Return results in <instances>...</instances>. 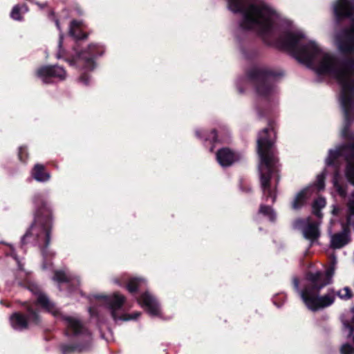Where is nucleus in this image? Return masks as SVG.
Returning <instances> with one entry per match:
<instances>
[{
  "label": "nucleus",
  "instance_id": "12",
  "mask_svg": "<svg viewBox=\"0 0 354 354\" xmlns=\"http://www.w3.org/2000/svg\"><path fill=\"white\" fill-rule=\"evenodd\" d=\"M28 317L19 314L14 313L10 318L12 327L15 330H22L30 324H37L39 322V317L30 307L28 308Z\"/></svg>",
  "mask_w": 354,
  "mask_h": 354
},
{
  "label": "nucleus",
  "instance_id": "9",
  "mask_svg": "<svg viewBox=\"0 0 354 354\" xmlns=\"http://www.w3.org/2000/svg\"><path fill=\"white\" fill-rule=\"evenodd\" d=\"M348 209L347 226L344 227L341 232L330 235V247L333 249H340L348 244L351 240L348 226L354 225V194L349 198Z\"/></svg>",
  "mask_w": 354,
  "mask_h": 354
},
{
  "label": "nucleus",
  "instance_id": "36",
  "mask_svg": "<svg viewBox=\"0 0 354 354\" xmlns=\"http://www.w3.org/2000/svg\"><path fill=\"white\" fill-rule=\"evenodd\" d=\"M55 23H56L57 28L59 30H60V26H59V21H55Z\"/></svg>",
  "mask_w": 354,
  "mask_h": 354
},
{
  "label": "nucleus",
  "instance_id": "20",
  "mask_svg": "<svg viewBox=\"0 0 354 354\" xmlns=\"http://www.w3.org/2000/svg\"><path fill=\"white\" fill-rule=\"evenodd\" d=\"M82 22L79 21H73L70 25V35L76 39H81L85 37V35L82 32Z\"/></svg>",
  "mask_w": 354,
  "mask_h": 354
},
{
  "label": "nucleus",
  "instance_id": "26",
  "mask_svg": "<svg viewBox=\"0 0 354 354\" xmlns=\"http://www.w3.org/2000/svg\"><path fill=\"white\" fill-rule=\"evenodd\" d=\"M354 324V317L353 318V323ZM344 328L347 331L348 335L351 336L354 333V327L353 324H350L348 321H343Z\"/></svg>",
  "mask_w": 354,
  "mask_h": 354
},
{
  "label": "nucleus",
  "instance_id": "3",
  "mask_svg": "<svg viewBox=\"0 0 354 354\" xmlns=\"http://www.w3.org/2000/svg\"><path fill=\"white\" fill-rule=\"evenodd\" d=\"M275 132L271 127L259 132L257 138V151L260 158L259 172L261 186L264 197L275 201L274 189L271 187L270 180L272 176H277L278 159L274 149ZM278 178V176H277Z\"/></svg>",
  "mask_w": 354,
  "mask_h": 354
},
{
  "label": "nucleus",
  "instance_id": "5",
  "mask_svg": "<svg viewBox=\"0 0 354 354\" xmlns=\"http://www.w3.org/2000/svg\"><path fill=\"white\" fill-rule=\"evenodd\" d=\"M344 157L346 161L345 176L347 180L354 185V144L349 146H341L335 150H330L328 156L326 160V165L333 166L335 174L333 179V186L337 192L344 197L346 192L343 183V178L339 174V169L337 163L339 160ZM354 194V192L352 194Z\"/></svg>",
  "mask_w": 354,
  "mask_h": 354
},
{
  "label": "nucleus",
  "instance_id": "18",
  "mask_svg": "<svg viewBox=\"0 0 354 354\" xmlns=\"http://www.w3.org/2000/svg\"><path fill=\"white\" fill-rule=\"evenodd\" d=\"M313 187H308L299 192L292 203V208L293 209H300L313 194Z\"/></svg>",
  "mask_w": 354,
  "mask_h": 354
},
{
  "label": "nucleus",
  "instance_id": "29",
  "mask_svg": "<svg viewBox=\"0 0 354 354\" xmlns=\"http://www.w3.org/2000/svg\"><path fill=\"white\" fill-rule=\"evenodd\" d=\"M340 351L342 354H352L353 353V348L352 346L346 344L342 345Z\"/></svg>",
  "mask_w": 354,
  "mask_h": 354
},
{
  "label": "nucleus",
  "instance_id": "21",
  "mask_svg": "<svg viewBox=\"0 0 354 354\" xmlns=\"http://www.w3.org/2000/svg\"><path fill=\"white\" fill-rule=\"evenodd\" d=\"M54 280L57 282H65V281H77L79 283V280L75 277H73L71 274H70L68 272L64 270H57L55 272Z\"/></svg>",
  "mask_w": 354,
  "mask_h": 354
},
{
  "label": "nucleus",
  "instance_id": "33",
  "mask_svg": "<svg viewBox=\"0 0 354 354\" xmlns=\"http://www.w3.org/2000/svg\"><path fill=\"white\" fill-rule=\"evenodd\" d=\"M293 284L296 290L299 289V280L297 278H294Z\"/></svg>",
  "mask_w": 354,
  "mask_h": 354
},
{
  "label": "nucleus",
  "instance_id": "23",
  "mask_svg": "<svg viewBox=\"0 0 354 354\" xmlns=\"http://www.w3.org/2000/svg\"><path fill=\"white\" fill-rule=\"evenodd\" d=\"M28 11V9L26 5H16L12 9L10 12V17L14 20L20 21L22 19L21 15L27 12Z\"/></svg>",
  "mask_w": 354,
  "mask_h": 354
},
{
  "label": "nucleus",
  "instance_id": "32",
  "mask_svg": "<svg viewBox=\"0 0 354 354\" xmlns=\"http://www.w3.org/2000/svg\"><path fill=\"white\" fill-rule=\"evenodd\" d=\"M205 139L209 140L212 142H216L217 140V138H216V133L215 131H212L209 136H205Z\"/></svg>",
  "mask_w": 354,
  "mask_h": 354
},
{
  "label": "nucleus",
  "instance_id": "8",
  "mask_svg": "<svg viewBox=\"0 0 354 354\" xmlns=\"http://www.w3.org/2000/svg\"><path fill=\"white\" fill-rule=\"evenodd\" d=\"M334 14L337 18L347 17L352 20V26L336 37L339 50L344 53L354 52V6L348 0H337L333 5Z\"/></svg>",
  "mask_w": 354,
  "mask_h": 354
},
{
  "label": "nucleus",
  "instance_id": "6",
  "mask_svg": "<svg viewBox=\"0 0 354 354\" xmlns=\"http://www.w3.org/2000/svg\"><path fill=\"white\" fill-rule=\"evenodd\" d=\"M66 326V334L73 342L61 346L63 354L82 352L89 348L92 338L91 333L81 320L75 315H61Z\"/></svg>",
  "mask_w": 354,
  "mask_h": 354
},
{
  "label": "nucleus",
  "instance_id": "38",
  "mask_svg": "<svg viewBox=\"0 0 354 354\" xmlns=\"http://www.w3.org/2000/svg\"><path fill=\"white\" fill-rule=\"evenodd\" d=\"M196 135H197L198 136H201V135H200V132H199L198 131H197L196 132Z\"/></svg>",
  "mask_w": 354,
  "mask_h": 354
},
{
  "label": "nucleus",
  "instance_id": "17",
  "mask_svg": "<svg viewBox=\"0 0 354 354\" xmlns=\"http://www.w3.org/2000/svg\"><path fill=\"white\" fill-rule=\"evenodd\" d=\"M216 159L222 167H228L237 161L239 156L227 148H223L217 152Z\"/></svg>",
  "mask_w": 354,
  "mask_h": 354
},
{
  "label": "nucleus",
  "instance_id": "4",
  "mask_svg": "<svg viewBox=\"0 0 354 354\" xmlns=\"http://www.w3.org/2000/svg\"><path fill=\"white\" fill-rule=\"evenodd\" d=\"M38 209L36 211L35 221L26 233L21 238V244L33 243L40 248H46L50 243V230L51 228V214L41 196L35 198Z\"/></svg>",
  "mask_w": 354,
  "mask_h": 354
},
{
  "label": "nucleus",
  "instance_id": "37",
  "mask_svg": "<svg viewBox=\"0 0 354 354\" xmlns=\"http://www.w3.org/2000/svg\"><path fill=\"white\" fill-rule=\"evenodd\" d=\"M89 312H90V314H91V315H93L94 314V312L93 311V309H92V308H90V309H89Z\"/></svg>",
  "mask_w": 354,
  "mask_h": 354
},
{
  "label": "nucleus",
  "instance_id": "34",
  "mask_svg": "<svg viewBox=\"0 0 354 354\" xmlns=\"http://www.w3.org/2000/svg\"><path fill=\"white\" fill-rule=\"evenodd\" d=\"M11 255L13 256L14 259L16 260L17 263H18V266L19 267V268H21V264H20V262L18 260V259L16 257V256L15 255L14 252H13V250L12 248H11Z\"/></svg>",
  "mask_w": 354,
  "mask_h": 354
},
{
  "label": "nucleus",
  "instance_id": "31",
  "mask_svg": "<svg viewBox=\"0 0 354 354\" xmlns=\"http://www.w3.org/2000/svg\"><path fill=\"white\" fill-rule=\"evenodd\" d=\"M80 82H81L82 84L87 85L89 83V77L86 75H82L80 79Z\"/></svg>",
  "mask_w": 354,
  "mask_h": 354
},
{
  "label": "nucleus",
  "instance_id": "19",
  "mask_svg": "<svg viewBox=\"0 0 354 354\" xmlns=\"http://www.w3.org/2000/svg\"><path fill=\"white\" fill-rule=\"evenodd\" d=\"M32 177L37 181L45 182L50 179V174L45 171L44 166L40 164L35 165L32 171Z\"/></svg>",
  "mask_w": 354,
  "mask_h": 354
},
{
  "label": "nucleus",
  "instance_id": "2",
  "mask_svg": "<svg viewBox=\"0 0 354 354\" xmlns=\"http://www.w3.org/2000/svg\"><path fill=\"white\" fill-rule=\"evenodd\" d=\"M333 273V269L330 268L325 273L316 272L307 275V283L299 291V295L308 309L317 311L327 308L335 302L336 296L342 300H348L353 297V292L348 287H344L337 292L330 290L324 295H319V290L330 283Z\"/></svg>",
  "mask_w": 354,
  "mask_h": 354
},
{
  "label": "nucleus",
  "instance_id": "24",
  "mask_svg": "<svg viewBox=\"0 0 354 354\" xmlns=\"http://www.w3.org/2000/svg\"><path fill=\"white\" fill-rule=\"evenodd\" d=\"M326 205V201L324 198L319 197L315 201L313 205V213L319 218L322 217V214L319 211L320 209L324 207Z\"/></svg>",
  "mask_w": 354,
  "mask_h": 354
},
{
  "label": "nucleus",
  "instance_id": "27",
  "mask_svg": "<svg viewBox=\"0 0 354 354\" xmlns=\"http://www.w3.org/2000/svg\"><path fill=\"white\" fill-rule=\"evenodd\" d=\"M324 179H325V173L323 172L321 174L318 175L317 177V183L316 186L318 189H322L324 187Z\"/></svg>",
  "mask_w": 354,
  "mask_h": 354
},
{
  "label": "nucleus",
  "instance_id": "10",
  "mask_svg": "<svg viewBox=\"0 0 354 354\" xmlns=\"http://www.w3.org/2000/svg\"><path fill=\"white\" fill-rule=\"evenodd\" d=\"M100 297L104 299L105 303L108 305L111 317L115 322L136 319L140 316L139 313H134L131 315L124 313L123 305L125 301V297L119 293H114L111 296H102Z\"/></svg>",
  "mask_w": 354,
  "mask_h": 354
},
{
  "label": "nucleus",
  "instance_id": "30",
  "mask_svg": "<svg viewBox=\"0 0 354 354\" xmlns=\"http://www.w3.org/2000/svg\"><path fill=\"white\" fill-rule=\"evenodd\" d=\"M19 158L21 161H25L27 158V150L25 147H21L19 149Z\"/></svg>",
  "mask_w": 354,
  "mask_h": 354
},
{
  "label": "nucleus",
  "instance_id": "7",
  "mask_svg": "<svg viewBox=\"0 0 354 354\" xmlns=\"http://www.w3.org/2000/svg\"><path fill=\"white\" fill-rule=\"evenodd\" d=\"M282 75V73L271 68H255L247 77L239 80L237 86L240 93L241 84H252L255 87L259 97H268L274 91V83Z\"/></svg>",
  "mask_w": 354,
  "mask_h": 354
},
{
  "label": "nucleus",
  "instance_id": "35",
  "mask_svg": "<svg viewBox=\"0 0 354 354\" xmlns=\"http://www.w3.org/2000/svg\"><path fill=\"white\" fill-rule=\"evenodd\" d=\"M337 212H338V208L337 207H334L333 209V214H337Z\"/></svg>",
  "mask_w": 354,
  "mask_h": 354
},
{
  "label": "nucleus",
  "instance_id": "14",
  "mask_svg": "<svg viewBox=\"0 0 354 354\" xmlns=\"http://www.w3.org/2000/svg\"><path fill=\"white\" fill-rule=\"evenodd\" d=\"M29 290L35 295L38 304L48 312L52 313L54 316L59 315L58 308L48 299L47 296L41 292L39 286L31 284L29 286Z\"/></svg>",
  "mask_w": 354,
  "mask_h": 354
},
{
  "label": "nucleus",
  "instance_id": "16",
  "mask_svg": "<svg viewBox=\"0 0 354 354\" xmlns=\"http://www.w3.org/2000/svg\"><path fill=\"white\" fill-rule=\"evenodd\" d=\"M297 223L302 225V232L305 239L313 242L319 238L318 223L310 222L308 219L306 221H299Z\"/></svg>",
  "mask_w": 354,
  "mask_h": 354
},
{
  "label": "nucleus",
  "instance_id": "28",
  "mask_svg": "<svg viewBox=\"0 0 354 354\" xmlns=\"http://www.w3.org/2000/svg\"><path fill=\"white\" fill-rule=\"evenodd\" d=\"M62 39H63V35L62 34H60L59 41V50L56 55V57L57 59H62L65 57V52H64V49H62Z\"/></svg>",
  "mask_w": 354,
  "mask_h": 354
},
{
  "label": "nucleus",
  "instance_id": "15",
  "mask_svg": "<svg viewBox=\"0 0 354 354\" xmlns=\"http://www.w3.org/2000/svg\"><path fill=\"white\" fill-rule=\"evenodd\" d=\"M138 303L145 308L151 316L160 315V307L156 298L148 292H145L138 299Z\"/></svg>",
  "mask_w": 354,
  "mask_h": 354
},
{
  "label": "nucleus",
  "instance_id": "39",
  "mask_svg": "<svg viewBox=\"0 0 354 354\" xmlns=\"http://www.w3.org/2000/svg\"><path fill=\"white\" fill-rule=\"evenodd\" d=\"M353 341L354 342V334H353Z\"/></svg>",
  "mask_w": 354,
  "mask_h": 354
},
{
  "label": "nucleus",
  "instance_id": "13",
  "mask_svg": "<svg viewBox=\"0 0 354 354\" xmlns=\"http://www.w3.org/2000/svg\"><path fill=\"white\" fill-rule=\"evenodd\" d=\"M37 75L43 82H50L52 77L64 80L66 77V72L63 67L57 65L44 66L37 69Z\"/></svg>",
  "mask_w": 354,
  "mask_h": 354
},
{
  "label": "nucleus",
  "instance_id": "11",
  "mask_svg": "<svg viewBox=\"0 0 354 354\" xmlns=\"http://www.w3.org/2000/svg\"><path fill=\"white\" fill-rule=\"evenodd\" d=\"M104 52L102 46L91 44L86 50L81 52L72 59H66L70 65H77L86 71H91L95 67L94 58L101 55Z\"/></svg>",
  "mask_w": 354,
  "mask_h": 354
},
{
  "label": "nucleus",
  "instance_id": "1",
  "mask_svg": "<svg viewBox=\"0 0 354 354\" xmlns=\"http://www.w3.org/2000/svg\"><path fill=\"white\" fill-rule=\"evenodd\" d=\"M228 10L240 13L239 26L261 35H272L287 26L281 37V43L301 63L318 74L328 75L341 86L339 102L344 114L342 136H347V126L354 120V59L340 60L323 50L315 41L283 18L272 5L263 0H225Z\"/></svg>",
  "mask_w": 354,
  "mask_h": 354
},
{
  "label": "nucleus",
  "instance_id": "22",
  "mask_svg": "<svg viewBox=\"0 0 354 354\" xmlns=\"http://www.w3.org/2000/svg\"><path fill=\"white\" fill-rule=\"evenodd\" d=\"M145 281L141 278H131L129 279L127 288L130 292H134L145 285Z\"/></svg>",
  "mask_w": 354,
  "mask_h": 354
},
{
  "label": "nucleus",
  "instance_id": "25",
  "mask_svg": "<svg viewBox=\"0 0 354 354\" xmlns=\"http://www.w3.org/2000/svg\"><path fill=\"white\" fill-rule=\"evenodd\" d=\"M259 213L267 216L271 221H273L275 219V214L272 209L269 206L261 205L259 209Z\"/></svg>",
  "mask_w": 354,
  "mask_h": 354
}]
</instances>
